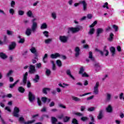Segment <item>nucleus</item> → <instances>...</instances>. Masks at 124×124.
<instances>
[{
  "label": "nucleus",
  "instance_id": "obj_45",
  "mask_svg": "<svg viewBox=\"0 0 124 124\" xmlns=\"http://www.w3.org/2000/svg\"><path fill=\"white\" fill-rule=\"evenodd\" d=\"M84 71H85V69H84V67H81L80 68V70H79V74H83V72H84Z\"/></svg>",
  "mask_w": 124,
  "mask_h": 124
},
{
  "label": "nucleus",
  "instance_id": "obj_34",
  "mask_svg": "<svg viewBox=\"0 0 124 124\" xmlns=\"http://www.w3.org/2000/svg\"><path fill=\"white\" fill-rule=\"evenodd\" d=\"M3 43V44H7V36L6 35L4 36Z\"/></svg>",
  "mask_w": 124,
  "mask_h": 124
},
{
  "label": "nucleus",
  "instance_id": "obj_46",
  "mask_svg": "<svg viewBox=\"0 0 124 124\" xmlns=\"http://www.w3.org/2000/svg\"><path fill=\"white\" fill-rule=\"evenodd\" d=\"M48 33L49 32L48 31H44L43 32V34H44L45 36H46V37H49V34H48Z\"/></svg>",
  "mask_w": 124,
  "mask_h": 124
},
{
  "label": "nucleus",
  "instance_id": "obj_60",
  "mask_svg": "<svg viewBox=\"0 0 124 124\" xmlns=\"http://www.w3.org/2000/svg\"><path fill=\"white\" fill-rule=\"evenodd\" d=\"M117 50L118 52H122V48L121 47V46H118L117 47Z\"/></svg>",
  "mask_w": 124,
  "mask_h": 124
},
{
  "label": "nucleus",
  "instance_id": "obj_4",
  "mask_svg": "<svg viewBox=\"0 0 124 124\" xmlns=\"http://www.w3.org/2000/svg\"><path fill=\"white\" fill-rule=\"evenodd\" d=\"M28 98L30 102H33L35 100V96L32 94L31 92H29L28 94Z\"/></svg>",
  "mask_w": 124,
  "mask_h": 124
},
{
  "label": "nucleus",
  "instance_id": "obj_58",
  "mask_svg": "<svg viewBox=\"0 0 124 124\" xmlns=\"http://www.w3.org/2000/svg\"><path fill=\"white\" fill-rule=\"evenodd\" d=\"M106 112H107V113H112V112H113V109H106Z\"/></svg>",
  "mask_w": 124,
  "mask_h": 124
},
{
  "label": "nucleus",
  "instance_id": "obj_37",
  "mask_svg": "<svg viewBox=\"0 0 124 124\" xmlns=\"http://www.w3.org/2000/svg\"><path fill=\"white\" fill-rule=\"evenodd\" d=\"M25 41H26V40H25V38H20L19 41H18V43L23 44V43H25Z\"/></svg>",
  "mask_w": 124,
  "mask_h": 124
},
{
  "label": "nucleus",
  "instance_id": "obj_21",
  "mask_svg": "<svg viewBox=\"0 0 124 124\" xmlns=\"http://www.w3.org/2000/svg\"><path fill=\"white\" fill-rule=\"evenodd\" d=\"M47 24H46V23H44L41 26L40 28L41 30H45V29H47Z\"/></svg>",
  "mask_w": 124,
  "mask_h": 124
},
{
  "label": "nucleus",
  "instance_id": "obj_2",
  "mask_svg": "<svg viewBox=\"0 0 124 124\" xmlns=\"http://www.w3.org/2000/svg\"><path fill=\"white\" fill-rule=\"evenodd\" d=\"M80 4H83V9L84 11H86L87 10V3L86 2V1L82 0V1H79L78 3H75L74 5V6L75 7H77L78 5H80Z\"/></svg>",
  "mask_w": 124,
  "mask_h": 124
},
{
  "label": "nucleus",
  "instance_id": "obj_30",
  "mask_svg": "<svg viewBox=\"0 0 124 124\" xmlns=\"http://www.w3.org/2000/svg\"><path fill=\"white\" fill-rule=\"evenodd\" d=\"M56 63L57 65L59 67H61L62 65V61L60 60H58L56 61Z\"/></svg>",
  "mask_w": 124,
  "mask_h": 124
},
{
  "label": "nucleus",
  "instance_id": "obj_63",
  "mask_svg": "<svg viewBox=\"0 0 124 124\" xmlns=\"http://www.w3.org/2000/svg\"><path fill=\"white\" fill-rule=\"evenodd\" d=\"M82 76L83 77H89V75H88L87 73L85 72L84 73L82 74Z\"/></svg>",
  "mask_w": 124,
  "mask_h": 124
},
{
  "label": "nucleus",
  "instance_id": "obj_26",
  "mask_svg": "<svg viewBox=\"0 0 124 124\" xmlns=\"http://www.w3.org/2000/svg\"><path fill=\"white\" fill-rule=\"evenodd\" d=\"M27 15L28 17H32V18H33V16L32 15V12H31V11H29L28 12H27Z\"/></svg>",
  "mask_w": 124,
  "mask_h": 124
},
{
  "label": "nucleus",
  "instance_id": "obj_57",
  "mask_svg": "<svg viewBox=\"0 0 124 124\" xmlns=\"http://www.w3.org/2000/svg\"><path fill=\"white\" fill-rule=\"evenodd\" d=\"M72 123L73 124H78V121H77V120H76V119H73Z\"/></svg>",
  "mask_w": 124,
  "mask_h": 124
},
{
  "label": "nucleus",
  "instance_id": "obj_44",
  "mask_svg": "<svg viewBox=\"0 0 124 124\" xmlns=\"http://www.w3.org/2000/svg\"><path fill=\"white\" fill-rule=\"evenodd\" d=\"M34 122H35V120H31V121H29L27 122H24V124H31L33 123H34Z\"/></svg>",
  "mask_w": 124,
  "mask_h": 124
},
{
  "label": "nucleus",
  "instance_id": "obj_32",
  "mask_svg": "<svg viewBox=\"0 0 124 124\" xmlns=\"http://www.w3.org/2000/svg\"><path fill=\"white\" fill-rule=\"evenodd\" d=\"M72 100H74V101H76L77 102L78 101H80V100H81V99L75 96H73L72 97Z\"/></svg>",
  "mask_w": 124,
  "mask_h": 124
},
{
  "label": "nucleus",
  "instance_id": "obj_61",
  "mask_svg": "<svg viewBox=\"0 0 124 124\" xmlns=\"http://www.w3.org/2000/svg\"><path fill=\"white\" fill-rule=\"evenodd\" d=\"M111 30V27L110 26H108V28L106 29V31H107V32H108V31H110Z\"/></svg>",
  "mask_w": 124,
  "mask_h": 124
},
{
  "label": "nucleus",
  "instance_id": "obj_38",
  "mask_svg": "<svg viewBox=\"0 0 124 124\" xmlns=\"http://www.w3.org/2000/svg\"><path fill=\"white\" fill-rule=\"evenodd\" d=\"M30 51L32 53V54H36V49H35V47H32L30 49Z\"/></svg>",
  "mask_w": 124,
  "mask_h": 124
},
{
  "label": "nucleus",
  "instance_id": "obj_14",
  "mask_svg": "<svg viewBox=\"0 0 124 124\" xmlns=\"http://www.w3.org/2000/svg\"><path fill=\"white\" fill-rule=\"evenodd\" d=\"M110 51L111 53V55L112 57H114L116 54V48L114 46H112L110 48Z\"/></svg>",
  "mask_w": 124,
  "mask_h": 124
},
{
  "label": "nucleus",
  "instance_id": "obj_19",
  "mask_svg": "<svg viewBox=\"0 0 124 124\" xmlns=\"http://www.w3.org/2000/svg\"><path fill=\"white\" fill-rule=\"evenodd\" d=\"M40 79V77L38 75H36L35 76L34 78H33V81L35 83H37L39 81V79Z\"/></svg>",
  "mask_w": 124,
  "mask_h": 124
},
{
  "label": "nucleus",
  "instance_id": "obj_55",
  "mask_svg": "<svg viewBox=\"0 0 124 124\" xmlns=\"http://www.w3.org/2000/svg\"><path fill=\"white\" fill-rule=\"evenodd\" d=\"M27 88H31V81H28L27 82Z\"/></svg>",
  "mask_w": 124,
  "mask_h": 124
},
{
  "label": "nucleus",
  "instance_id": "obj_10",
  "mask_svg": "<svg viewBox=\"0 0 124 124\" xmlns=\"http://www.w3.org/2000/svg\"><path fill=\"white\" fill-rule=\"evenodd\" d=\"M103 113V110H100L99 111V114L97 117L98 120H102L103 118V117H104Z\"/></svg>",
  "mask_w": 124,
  "mask_h": 124
},
{
  "label": "nucleus",
  "instance_id": "obj_5",
  "mask_svg": "<svg viewBox=\"0 0 124 124\" xmlns=\"http://www.w3.org/2000/svg\"><path fill=\"white\" fill-rule=\"evenodd\" d=\"M29 76V73L28 72H26L25 74L23 75V78L22 79V82L23 83L24 86L27 84V82L28 81V76Z\"/></svg>",
  "mask_w": 124,
  "mask_h": 124
},
{
  "label": "nucleus",
  "instance_id": "obj_49",
  "mask_svg": "<svg viewBox=\"0 0 124 124\" xmlns=\"http://www.w3.org/2000/svg\"><path fill=\"white\" fill-rule=\"evenodd\" d=\"M94 94H98V88H94Z\"/></svg>",
  "mask_w": 124,
  "mask_h": 124
},
{
  "label": "nucleus",
  "instance_id": "obj_11",
  "mask_svg": "<svg viewBox=\"0 0 124 124\" xmlns=\"http://www.w3.org/2000/svg\"><path fill=\"white\" fill-rule=\"evenodd\" d=\"M59 57H61V55L59 53L52 54L50 55V58H51V59H57V58H59Z\"/></svg>",
  "mask_w": 124,
  "mask_h": 124
},
{
  "label": "nucleus",
  "instance_id": "obj_33",
  "mask_svg": "<svg viewBox=\"0 0 124 124\" xmlns=\"http://www.w3.org/2000/svg\"><path fill=\"white\" fill-rule=\"evenodd\" d=\"M95 51H96V52H98L99 53H100L101 56H102V57L104 56V53H103V51L98 49V48H95Z\"/></svg>",
  "mask_w": 124,
  "mask_h": 124
},
{
  "label": "nucleus",
  "instance_id": "obj_42",
  "mask_svg": "<svg viewBox=\"0 0 124 124\" xmlns=\"http://www.w3.org/2000/svg\"><path fill=\"white\" fill-rule=\"evenodd\" d=\"M13 33H14L13 31H9V30H7V34H8V35H13Z\"/></svg>",
  "mask_w": 124,
  "mask_h": 124
},
{
  "label": "nucleus",
  "instance_id": "obj_41",
  "mask_svg": "<svg viewBox=\"0 0 124 124\" xmlns=\"http://www.w3.org/2000/svg\"><path fill=\"white\" fill-rule=\"evenodd\" d=\"M106 99H107V101H110V100H111V94H110L107 93Z\"/></svg>",
  "mask_w": 124,
  "mask_h": 124
},
{
  "label": "nucleus",
  "instance_id": "obj_35",
  "mask_svg": "<svg viewBox=\"0 0 124 124\" xmlns=\"http://www.w3.org/2000/svg\"><path fill=\"white\" fill-rule=\"evenodd\" d=\"M112 27L114 30V31L117 32L118 31H119V27H118V26L116 25H113Z\"/></svg>",
  "mask_w": 124,
  "mask_h": 124
},
{
  "label": "nucleus",
  "instance_id": "obj_22",
  "mask_svg": "<svg viewBox=\"0 0 124 124\" xmlns=\"http://www.w3.org/2000/svg\"><path fill=\"white\" fill-rule=\"evenodd\" d=\"M107 47V46H105L104 47V49H103V52H106V54H105L106 57H107V56H108V55H109V51H108V50L106 49Z\"/></svg>",
  "mask_w": 124,
  "mask_h": 124
},
{
  "label": "nucleus",
  "instance_id": "obj_59",
  "mask_svg": "<svg viewBox=\"0 0 124 124\" xmlns=\"http://www.w3.org/2000/svg\"><path fill=\"white\" fill-rule=\"evenodd\" d=\"M42 67V64H41V63H38L36 64V67H37V68H40V67Z\"/></svg>",
  "mask_w": 124,
  "mask_h": 124
},
{
  "label": "nucleus",
  "instance_id": "obj_53",
  "mask_svg": "<svg viewBox=\"0 0 124 124\" xmlns=\"http://www.w3.org/2000/svg\"><path fill=\"white\" fill-rule=\"evenodd\" d=\"M9 12L10 14H12V15H13L15 12V11H14V9H10V10L9 11Z\"/></svg>",
  "mask_w": 124,
  "mask_h": 124
},
{
  "label": "nucleus",
  "instance_id": "obj_40",
  "mask_svg": "<svg viewBox=\"0 0 124 124\" xmlns=\"http://www.w3.org/2000/svg\"><path fill=\"white\" fill-rule=\"evenodd\" d=\"M47 97H43L41 98V100L42 101V102H43L44 103H46V102H47Z\"/></svg>",
  "mask_w": 124,
  "mask_h": 124
},
{
  "label": "nucleus",
  "instance_id": "obj_15",
  "mask_svg": "<svg viewBox=\"0 0 124 124\" xmlns=\"http://www.w3.org/2000/svg\"><path fill=\"white\" fill-rule=\"evenodd\" d=\"M104 31L103 29L102 28H98L97 29V35L96 36L97 37H99V36L100 35V33H102V32H103Z\"/></svg>",
  "mask_w": 124,
  "mask_h": 124
},
{
  "label": "nucleus",
  "instance_id": "obj_9",
  "mask_svg": "<svg viewBox=\"0 0 124 124\" xmlns=\"http://www.w3.org/2000/svg\"><path fill=\"white\" fill-rule=\"evenodd\" d=\"M81 51V49H80V47L79 46H77L75 48V57L76 58H78L79 56H80V52Z\"/></svg>",
  "mask_w": 124,
  "mask_h": 124
},
{
  "label": "nucleus",
  "instance_id": "obj_20",
  "mask_svg": "<svg viewBox=\"0 0 124 124\" xmlns=\"http://www.w3.org/2000/svg\"><path fill=\"white\" fill-rule=\"evenodd\" d=\"M19 82V80H17L13 84H10L9 88L10 89H13V87L17 85V83Z\"/></svg>",
  "mask_w": 124,
  "mask_h": 124
},
{
  "label": "nucleus",
  "instance_id": "obj_48",
  "mask_svg": "<svg viewBox=\"0 0 124 124\" xmlns=\"http://www.w3.org/2000/svg\"><path fill=\"white\" fill-rule=\"evenodd\" d=\"M12 73H13V71L12 70H11L7 74L6 76H7V77H9V76H10V75H12Z\"/></svg>",
  "mask_w": 124,
  "mask_h": 124
},
{
  "label": "nucleus",
  "instance_id": "obj_52",
  "mask_svg": "<svg viewBox=\"0 0 124 124\" xmlns=\"http://www.w3.org/2000/svg\"><path fill=\"white\" fill-rule=\"evenodd\" d=\"M46 73L47 76H49V75H50V74H51V71L48 69H46Z\"/></svg>",
  "mask_w": 124,
  "mask_h": 124
},
{
  "label": "nucleus",
  "instance_id": "obj_27",
  "mask_svg": "<svg viewBox=\"0 0 124 124\" xmlns=\"http://www.w3.org/2000/svg\"><path fill=\"white\" fill-rule=\"evenodd\" d=\"M113 36H114V34L111 32L109 34V37L108 38V41H112L113 39L114 38H113Z\"/></svg>",
  "mask_w": 124,
  "mask_h": 124
},
{
  "label": "nucleus",
  "instance_id": "obj_25",
  "mask_svg": "<svg viewBox=\"0 0 124 124\" xmlns=\"http://www.w3.org/2000/svg\"><path fill=\"white\" fill-rule=\"evenodd\" d=\"M63 85H62V83H59V84H58L59 87H61V88H65V86L66 87H68V86H69V84H66V83H63Z\"/></svg>",
  "mask_w": 124,
  "mask_h": 124
},
{
  "label": "nucleus",
  "instance_id": "obj_29",
  "mask_svg": "<svg viewBox=\"0 0 124 124\" xmlns=\"http://www.w3.org/2000/svg\"><path fill=\"white\" fill-rule=\"evenodd\" d=\"M47 58H48V54L46 53L43 58V62L44 63H46V62H47V61L45 60V59H47Z\"/></svg>",
  "mask_w": 124,
  "mask_h": 124
},
{
  "label": "nucleus",
  "instance_id": "obj_51",
  "mask_svg": "<svg viewBox=\"0 0 124 124\" xmlns=\"http://www.w3.org/2000/svg\"><path fill=\"white\" fill-rule=\"evenodd\" d=\"M24 14H25V12H24V11H22V10L18 11V15H20V16H22Z\"/></svg>",
  "mask_w": 124,
  "mask_h": 124
},
{
  "label": "nucleus",
  "instance_id": "obj_31",
  "mask_svg": "<svg viewBox=\"0 0 124 124\" xmlns=\"http://www.w3.org/2000/svg\"><path fill=\"white\" fill-rule=\"evenodd\" d=\"M0 121L1 122L2 124H6V123L5 121H4V120L1 117V111L0 110Z\"/></svg>",
  "mask_w": 124,
  "mask_h": 124
},
{
  "label": "nucleus",
  "instance_id": "obj_50",
  "mask_svg": "<svg viewBox=\"0 0 124 124\" xmlns=\"http://www.w3.org/2000/svg\"><path fill=\"white\" fill-rule=\"evenodd\" d=\"M39 106H41V104H42V103L41 102V100L39 98H37V101Z\"/></svg>",
  "mask_w": 124,
  "mask_h": 124
},
{
  "label": "nucleus",
  "instance_id": "obj_8",
  "mask_svg": "<svg viewBox=\"0 0 124 124\" xmlns=\"http://www.w3.org/2000/svg\"><path fill=\"white\" fill-rule=\"evenodd\" d=\"M16 45L17 44H16V42H12L11 44H10L9 46V50H10V51H12V50H14V49L16 48Z\"/></svg>",
  "mask_w": 124,
  "mask_h": 124
},
{
  "label": "nucleus",
  "instance_id": "obj_56",
  "mask_svg": "<svg viewBox=\"0 0 124 124\" xmlns=\"http://www.w3.org/2000/svg\"><path fill=\"white\" fill-rule=\"evenodd\" d=\"M91 93H85L84 94L79 95V96L82 97V96H85V95H88V94H91Z\"/></svg>",
  "mask_w": 124,
  "mask_h": 124
},
{
  "label": "nucleus",
  "instance_id": "obj_18",
  "mask_svg": "<svg viewBox=\"0 0 124 124\" xmlns=\"http://www.w3.org/2000/svg\"><path fill=\"white\" fill-rule=\"evenodd\" d=\"M17 91L19 93H25V91H26V90L23 87L20 86V87H18Z\"/></svg>",
  "mask_w": 124,
  "mask_h": 124
},
{
  "label": "nucleus",
  "instance_id": "obj_47",
  "mask_svg": "<svg viewBox=\"0 0 124 124\" xmlns=\"http://www.w3.org/2000/svg\"><path fill=\"white\" fill-rule=\"evenodd\" d=\"M52 41V39H47L45 40V43L46 44H49V43H50V42H51Z\"/></svg>",
  "mask_w": 124,
  "mask_h": 124
},
{
  "label": "nucleus",
  "instance_id": "obj_12",
  "mask_svg": "<svg viewBox=\"0 0 124 124\" xmlns=\"http://www.w3.org/2000/svg\"><path fill=\"white\" fill-rule=\"evenodd\" d=\"M0 58L2 60H6L8 58V56L3 52H0Z\"/></svg>",
  "mask_w": 124,
  "mask_h": 124
},
{
  "label": "nucleus",
  "instance_id": "obj_6",
  "mask_svg": "<svg viewBox=\"0 0 124 124\" xmlns=\"http://www.w3.org/2000/svg\"><path fill=\"white\" fill-rule=\"evenodd\" d=\"M59 39L62 43H66L68 40V36H60Z\"/></svg>",
  "mask_w": 124,
  "mask_h": 124
},
{
  "label": "nucleus",
  "instance_id": "obj_16",
  "mask_svg": "<svg viewBox=\"0 0 124 124\" xmlns=\"http://www.w3.org/2000/svg\"><path fill=\"white\" fill-rule=\"evenodd\" d=\"M94 67H95V70L96 72H97V70H100V68L101 67V66H100V64L99 63H95L94 65Z\"/></svg>",
  "mask_w": 124,
  "mask_h": 124
},
{
  "label": "nucleus",
  "instance_id": "obj_28",
  "mask_svg": "<svg viewBox=\"0 0 124 124\" xmlns=\"http://www.w3.org/2000/svg\"><path fill=\"white\" fill-rule=\"evenodd\" d=\"M58 122V119L55 117H51V123L52 124H56V123Z\"/></svg>",
  "mask_w": 124,
  "mask_h": 124
},
{
  "label": "nucleus",
  "instance_id": "obj_43",
  "mask_svg": "<svg viewBox=\"0 0 124 124\" xmlns=\"http://www.w3.org/2000/svg\"><path fill=\"white\" fill-rule=\"evenodd\" d=\"M103 8H107V9H109V7L108 6V2H105L104 5H103Z\"/></svg>",
  "mask_w": 124,
  "mask_h": 124
},
{
  "label": "nucleus",
  "instance_id": "obj_7",
  "mask_svg": "<svg viewBox=\"0 0 124 124\" xmlns=\"http://www.w3.org/2000/svg\"><path fill=\"white\" fill-rule=\"evenodd\" d=\"M36 71L35 70V66L32 65H30L29 67V72L30 74H34Z\"/></svg>",
  "mask_w": 124,
  "mask_h": 124
},
{
  "label": "nucleus",
  "instance_id": "obj_24",
  "mask_svg": "<svg viewBox=\"0 0 124 124\" xmlns=\"http://www.w3.org/2000/svg\"><path fill=\"white\" fill-rule=\"evenodd\" d=\"M47 91H50V88H44L43 89V93L44 94H47Z\"/></svg>",
  "mask_w": 124,
  "mask_h": 124
},
{
  "label": "nucleus",
  "instance_id": "obj_17",
  "mask_svg": "<svg viewBox=\"0 0 124 124\" xmlns=\"http://www.w3.org/2000/svg\"><path fill=\"white\" fill-rule=\"evenodd\" d=\"M20 110H19V109H15L14 111V117H16V118H18L19 117V112Z\"/></svg>",
  "mask_w": 124,
  "mask_h": 124
},
{
  "label": "nucleus",
  "instance_id": "obj_62",
  "mask_svg": "<svg viewBox=\"0 0 124 124\" xmlns=\"http://www.w3.org/2000/svg\"><path fill=\"white\" fill-rule=\"evenodd\" d=\"M59 107H60L61 108H63L64 109H65V108H66V107H65V106L62 104H60L59 105Z\"/></svg>",
  "mask_w": 124,
  "mask_h": 124
},
{
  "label": "nucleus",
  "instance_id": "obj_13",
  "mask_svg": "<svg viewBox=\"0 0 124 124\" xmlns=\"http://www.w3.org/2000/svg\"><path fill=\"white\" fill-rule=\"evenodd\" d=\"M66 73L67 75L69 76V77H70V78H72V79H73V80H75V78H74V77H73V76H72V75H71V71H70V70H69V69L67 70Z\"/></svg>",
  "mask_w": 124,
  "mask_h": 124
},
{
  "label": "nucleus",
  "instance_id": "obj_39",
  "mask_svg": "<svg viewBox=\"0 0 124 124\" xmlns=\"http://www.w3.org/2000/svg\"><path fill=\"white\" fill-rule=\"evenodd\" d=\"M70 119V117L65 116L63 119V122L64 123H67V122H68V121H69Z\"/></svg>",
  "mask_w": 124,
  "mask_h": 124
},
{
  "label": "nucleus",
  "instance_id": "obj_54",
  "mask_svg": "<svg viewBox=\"0 0 124 124\" xmlns=\"http://www.w3.org/2000/svg\"><path fill=\"white\" fill-rule=\"evenodd\" d=\"M81 120L82 122H86V121H88V118L87 117H81Z\"/></svg>",
  "mask_w": 124,
  "mask_h": 124
},
{
  "label": "nucleus",
  "instance_id": "obj_36",
  "mask_svg": "<svg viewBox=\"0 0 124 124\" xmlns=\"http://www.w3.org/2000/svg\"><path fill=\"white\" fill-rule=\"evenodd\" d=\"M94 28H91L90 29L89 33V34H93V33H94Z\"/></svg>",
  "mask_w": 124,
  "mask_h": 124
},
{
  "label": "nucleus",
  "instance_id": "obj_23",
  "mask_svg": "<svg viewBox=\"0 0 124 124\" xmlns=\"http://www.w3.org/2000/svg\"><path fill=\"white\" fill-rule=\"evenodd\" d=\"M89 59H90L91 61H94V58L93 56V52L92 51L89 52Z\"/></svg>",
  "mask_w": 124,
  "mask_h": 124
},
{
  "label": "nucleus",
  "instance_id": "obj_64",
  "mask_svg": "<svg viewBox=\"0 0 124 124\" xmlns=\"http://www.w3.org/2000/svg\"><path fill=\"white\" fill-rule=\"evenodd\" d=\"M53 106H55V102L52 101L49 104V107H53Z\"/></svg>",
  "mask_w": 124,
  "mask_h": 124
},
{
  "label": "nucleus",
  "instance_id": "obj_3",
  "mask_svg": "<svg viewBox=\"0 0 124 124\" xmlns=\"http://www.w3.org/2000/svg\"><path fill=\"white\" fill-rule=\"evenodd\" d=\"M80 31V28L78 27L76 28H68L67 33L69 34L70 32H72V33H76V32H78Z\"/></svg>",
  "mask_w": 124,
  "mask_h": 124
},
{
  "label": "nucleus",
  "instance_id": "obj_1",
  "mask_svg": "<svg viewBox=\"0 0 124 124\" xmlns=\"http://www.w3.org/2000/svg\"><path fill=\"white\" fill-rule=\"evenodd\" d=\"M36 21V18H34L31 20L32 23L31 29L27 28L25 31V34L27 36H31V32H35L36 29H37V23L35 22Z\"/></svg>",
  "mask_w": 124,
  "mask_h": 124
}]
</instances>
